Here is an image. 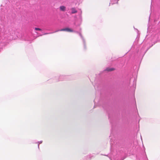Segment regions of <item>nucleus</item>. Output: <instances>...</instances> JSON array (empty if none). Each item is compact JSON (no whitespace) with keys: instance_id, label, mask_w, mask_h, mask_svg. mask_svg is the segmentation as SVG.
Listing matches in <instances>:
<instances>
[{"instance_id":"nucleus-1","label":"nucleus","mask_w":160,"mask_h":160,"mask_svg":"<svg viewBox=\"0 0 160 160\" xmlns=\"http://www.w3.org/2000/svg\"><path fill=\"white\" fill-rule=\"evenodd\" d=\"M58 31H66L68 32H73V30L72 29L68 28H66L58 30L55 31V32Z\"/></svg>"},{"instance_id":"nucleus-2","label":"nucleus","mask_w":160,"mask_h":160,"mask_svg":"<svg viewBox=\"0 0 160 160\" xmlns=\"http://www.w3.org/2000/svg\"><path fill=\"white\" fill-rule=\"evenodd\" d=\"M60 9L61 11L64 12L66 11V7L64 6H61L60 7Z\"/></svg>"},{"instance_id":"nucleus-3","label":"nucleus","mask_w":160,"mask_h":160,"mask_svg":"<svg viewBox=\"0 0 160 160\" xmlns=\"http://www.w3.org/2000/svg\"><path fill=\"white\" fill-rule=\"evenodd\" d=\"M72 13L73 14L76 13L77 12V11L74 8H71Z\"/></svg>"},{"instance_id":"nucleus-4","label":"nucleus","mask_w":160,"mask_h":160,"mask_svg":"<svg viewBox=\"0 0 160 160\" xmlns=\"http://www.w3.org/2000/svg\"><path fill=\"white\" fill-rule=\"evenodd\" d=\"M114 70V69L113 68H107L105 69V71H108V72H110V71H113Z\"/></svg>"},{"instance_id":"nucleus-5","label":"nucleus","mask_w":160,"mask_h":160,"mask_svg":"<svg viewBox=\"0 0 160 160\" xmlns=\"http://www.w3.org/2000/svg\"><path fill=\"white\" fill-rule=\"evenodd\" d=\"M35 29L36 30H39V31H40V28H35Z\"/></svg>"},{"instance_id":"nucleus-6","label":"nucleus","mask_w":160,"mask_h":160,"mask_svg":"<svg viewBox=\"0 0 160 160\" xmlns=\"http://www.w3.org/2000/svg\"><path fill=\"white\" fill-rule=\"evenodd\" d=\"M79 35H80V36H82V34H81L80 33H79Z\"/></svg>"},{"instance_id":"nucleus-7","label":"nucleus","mask_w":160,"mask_h":160,"mask_svg":"<svg viewBox=\"0 0 160 160\" xmlns=\"http://www.w3.org/2000/svg\"><path fill=\"white\" fill-rule=\"evenodd\" d=\"M39 145H38V148H39Z\"/></svg>"}]
</instances>
